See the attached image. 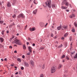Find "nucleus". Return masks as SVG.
Wrapping results in <instances>:
<instances>
[{
    "label": "nucleus",
    "mask_w": 77,
    "mask_h": 77,
    "mask_svg": "<svg viewBox=\"0 0 77 77\" xmlns=\"http://www.w3.org/2000/svg\"><path fill=\"white\" fill-rule=\"evenodd\" d=\"M47 24H48V23H47L46 24H45V27H46V26H47Z\"/></svg>",
    "instance_id": "6e6d98bb"
},
{
    "label": "nucleus",
    "mask_w": 77,
    "mask_h": 77,
    "mask_svg": "<svg viewBox=\"0 0 77 77\" xmlns=\"http://www.w3.org/2000/svg\"><path fill=\"white\" fill-rule=\"evenodd\" d=\"M56 71V67L53 66L51 68V73H54Z\"/></svg>",
    "instance_id": "20e7f679"
},
{
    "label": "nucleus",
    "mask_w": 77,
    "mask_h": 77,
    "mask_svg": "<svg viewBox=\"0 0 77 77\" xmlns=\"http://www.w3.org/2000/svg\"><path fill=\"white\" fill-rule=\"evenodd\" d=\"M51 37H53V33H51Z\"/></svg>",
    "instance_id": "f704fd0d"
},
{
    "label": "nucleus",
    "mask_w": 77,
    "mask_h": 77,
    "mask_svg": "<svg viewBox=\"0 0 77 77\" xmlns=\"http://www.w3.org/2000/svg\"><path fill=\"white\" fill-rule=\"evenodd\" d=\"M28 40H29V41H30V40H31V39H30V38L29 37L28 38Z\"/></svg>",
    "instance_id": "603ef678"
},
{
    "label": "nucleus",
    "mask_w": 77,
    "mask_h": 77,
    "mask_svg": "<svg viewBox=\"0 0 77 77\" xmlns=\"http://www.w3.org/2000/svg\"><path fill=\"white\" fill-rule=\"evenodd\" d=\"M33 3H34V4H35V5H37V4L36 3V1L35 0H34L33 1Z\"/></svg>",
    "instance_id": "473e14b6"
},
{
    "label": "nucleus",
    "mask_w": 77,
    "mask_h": 77,
    "mask_svg": "<svg viewBox=\"0 0 77 77\" xmlns=\"http://www.w3.org/2000/svg\"><path fill=\"white\" fill-rule=\"evenodd\" d=\"M12 25H11L9 26V27H12Z\"/></svg>",
    "instance_id": "052dcab7"
},
{
    "label": "nucleus",
    "mask_w": 77,
    "mask_h": 77,
    "mask_svg": "<svg viewBox=\"0 0 77 77\" xmlns=\"http://www.w3.org/2000/svg\"><path fill=\"white\" fill-rule=\"evenodd\" d=\"M32 45L33 46H35V44L33 43V44H32Z\"/></svg>",
    "instance_id": "0e129e2a"
},
{
    "label": "nucleus",
    "mask_w": 77,
    "mask_h": 77,
    "mask_svg": "<svg viewBox=\"0 0 77 77\" xmlns=\"http://www.w3.org/2000/svg\"><path fill=\"white\" fill-rule=\"evenodd\" d=\"M18 74V72H16L15 73V75H17V74Z\"/></svg>",
    "instance_id": "5fc2aeb1"
},
{
    "label": "nucleus",
    "mask_w": 77,
    "mask_h": 77,
    "mask_svg": "<svg viewBox=\"0 0 77 77\" xmlns=\"http://www.w3.org/2000/svg\"><path fill=\"white\" fill-rule=\"evenodd\" d=\"M30 63L31 64V65H32L33 66L34 65V62H33L32 61H30Z\"/></svg>",
    "instance_id": "6ab92c4d"
},
{
    "label": "nucleus",
    "mask_w": 77,
    "mask_h": 77,
    "mask_svg": "<svg viewBox=\"0 0 77 77\" xmlns=\"http://www.w3.org/2000/svg\"><path fill=\"white\" fill-rule=\"evenodd\" d=\"M26 44L27 45H29V42H27Z\"/></svg>",
    "instance_id": "e2e57ef3"
},
{
    "label": "nucleus",
    "mask_w": 77,
    "mask_h": 77,
    "mask_svg": "<svg viewBox=\"0 0 77 77\" xmlns=\"http://www.w3.org/2000/svg\"><path fill=\"white\" fill-rule=\"evenodd\" d=\"M72 31L73 32H75V29H73L72 30Z\"/></svg>",
    "instance_id": "4c0bfd02"
},
{
    "label": "nucleus",
    "mask_w": 77,
    "mask_h": 77,
    "mask_svg": "<svg viewBox=\"0 0 77 77\" xmlns=\"http://www.w3.org/2000/svg\"><path fill=\"white\" fill-rule=\"evenodd\" d=\"M64 4H65L66 6H69V3L67 1H64L62 2V6H63Z\"/></svg>",
    "instance_id": "7ed1b4c3"
},
{
    "label": "nucleus",
    "mask_w": 77,
    "mask_h": 77,
    "mask_svg": "<svg viewBox=\"0 0 77 77\" xmlns=\"http://www.w3.org/2000/svg\"><path fill=\"white\" fill-rule=\"evenodd\" d=\"M9 48H12V46H9Z\"/></svg>",
    "instance_id": "3c124183"
},
{
    "label": "nucleus",
    "mask_w": 77,
    "mask_h": 77,
    "mask_svg": "<svg viewBox=\"0 0 77 77\" xmlns=\"http://www.w3.org/2000/svg\"><path fill=\"white\" fill-rule=\"evenodd\" d=\"M44 49V47H41L40 48V50H43V49Z\"/></svg>",
    "instance_id": "c9c22d12"
},
{
    "label": "nucleus",
    "mask_w": 77,
    "mask_h": 77,
    "mask_svg": "<svg viewBox=\"0 0 77 77\" xmlns=\"http://www.w3.org/2000/svg\"><path fill=\"white\" fill-rule=\"evenodd\" d=\"M5 32V30H2V35H4V32Z\"/></svg>",
    "instance_id": "c756f323"
},
{
    "label": "nucleus",
    "mask_w": 77,
    "mask_h": 77,
    "mask_svg": "<svg viewBox=\"0 0 77 77\" xmlns=\"http://www.w3.org/2000/svg\"><path fill=\"white\" fill-rule=\"evenodd\" d=\"M68 33H66L64 34V36L65 38H66L68 36Z\"/></svg>",
    "instance_id": "b1692460"
},
{
    "label": "nucleus",
    "mask_w": 77,
    "mask_h": 77,
    "mask_svg": "<svg viewBox=\"0 0 77 77\" xmlns=\"http://www.w3.org/2000/svg\"><path fill=\"white\" fill-rule=\"evenodd\" d=\"M61 8H62V9H67V8H68V7H64L63 6H62L61 7Z\"/></svg>",
    "instance_id": "dca6fc26"
},
{
    "label": "nucleus",
    "mask_w": 77,
    "mask_h": 77,
    "mask_svg": "<svg viewBox=\"0 0 77 77\" xmlns=\"http://www.w3.org/2000/svg\"><path fill=\"white\" fill-rule=\"evenodd\" d=\"M62 27L64 29H68V26H67L64 25L62 26Z\"/></svg>",
    "instance_id": "f8f14e48"
},
{
    "label": "nucleus",
    "mask_w": 77,
    "mask_h": 77,
    "mask_svg": "<svg viewBox=\"0 0 77 77\" xmlns=\"http://www.w3.org/2000/svg\"><path fill=\"white\" fill-rule=\"evenodd\" d=\"M23 65L26 67H29V63L25 61L23 62Z\"/></svg>",
    "instance_id": "39448f33"
},
{
    "label": "nucleus",
    "mask_w": 77,
    "mask_h": 77,
    "mask_svg": "<svg viewBox=\"0 0 77 77\" xmlns=\"http://www.w3.org/2000/svg\"><path fill=\"white\" fill-rule=\"evenodd\" d=\"M66 12H68L69 11V10H66Z\"/></svg>",
    "instance_id": "49530a36"
},
{
    "label": "nucleus",
    "mask_w": 77,
    "mask_h": 77,
    "mask_svg": "<svg viewBox=\"0 0 77 77\" xmlns=\"http://www.w3.org/2000/svg\"><path fill=\"white\" fill-rule=\"evenodd\" d=\"M4 60L5 61H7V59L6 58H5L4 59Z\"/></svg>",
    "instance_id": "4d7b16f0"
},
{
    "label": "nucleus",
    "mask_w": 77,
    "mask_h": 77,
    "mask_svg": "<svg viewBox=\"0 0 77 77\" xmlns=\"http://www.w3.org/2000/svg\"><path fill=\"white\" fill-rule=\"evenodd\" d=\"M28 1H29V3H31L32 2V0H28Z\"/></svg>",
    "instance_id": "a18cd8bd"
},
{
    "label": "nucleus",
    "mask_w": 77,
    "mask_h": 77,
    "mask_svg": "<svg viewBox=\"0 0 77 77\" xmlns=\"http://www.w3.org/2000/svg\"><path fill=\"white\" fill-rule=\"evenodd\" d=\"M23 48L24 50H26V47L25 45H23Z\"/></svg>",
    "instance_id": "412c9836"
},
{
    "label": "nucleus",
    "mask_w": 77,
    "mask_h": 77,
    "mask_svg": "<svg viewBox=\"0 0 77 77\" xmlns=\"http://www.w3.org/2000/svg\"><path fill=\"white\" fill-rule=\"evenodd\" d=\"M74 17H75V15L74 14H72V15L70 16L69 17L70 18H73Z\"/></svg>",
    "instance_id": "9d476101"
},
{
    "label": "nucleus",
    "mask_w": 77,
    "mask_h": 77,
    "mask_svg": "<svg viewBox=\"0 0 77 77\" xmlns=\"http://www.w3.org/2000/svg\"><path fill=\"white\" fill-rule=\"evenodd\" d=\"M65 57V55H63L62 57H61V59H63L64 57Z\"/></svg>",
    "instance_id": "cd10ccee"
},
{
    "label": "nucleus",
    "mask_w": 77,
    "mask_h": 77,
    "mask_svg": "<svg viewBox=\"0 0 77 77\" xmlns=\"http://www.w3.org/2000/svg\"><path fill=\"white\" fill-rule=\"evenodd\" d=\"M58 48H61V47L60 46V45L58 47Z\"/></svg>",
    "instance_id": "864d4df0"
},
{
    "label": "nucleus",
    "mask_w": 77,
    "mask_h": 77,
    "mask_svg": "<svg viewBox=\"0 0 77 77\" xmlns=\"http://www.w3.org/2000/svg\"><path fill=\"white\" fill-rule=\"evenodd\" d=\"M22 57L23 59H24L25 58V56L24 55H23L22 56Z\"/></svg>",
    "instance_id": "79ce46f5"
},
{
    "label": "nucleus",
    "mask_w": 77,
    "mask_h": 77,
    "mask_svg": "<svg viewBox=\"0 0 77 77\" xmlns=\"http://www.w3.org/2000/svg\"><path fill=\"white\" fill-rule=\"evenodd\" d=\"M44 23H40V26L41 27H43V26H44Z\"/></svg>",
    "instance_id": "4468645a"
},
{
    "label": "nucleus",
    "mask_w": 77,
    "mask_h": 77,
    "mask_svg": "<svg viewBox=\"0 0 77 77\" xmlns=\"http://www.w3.org/2000/svg\"><path fill=\"white\" fill-rule=\"evenodd\" d=\"M75 53V51H74V52H71V54H74V53Z\"/></svg>",
    "instance_id": "8fccbe9b"
},
{
    "label": "nucleus",
    "mask_w": 77,
    "mask_h": 77,
    "mask_svg": "<svg viewBox=\"0 0 77 77\" xmlns=\"http://www.w3.org/2000/svg\"><path fill=\"white\" fill-rule=\"evenodd\" d=\"M9 33V31H7V33Z\"/></svg>",
    "instance_id": "69168bd1"
},
{
    "label": "nucleus",
    "mask_w": 77,
    "mask_h": 77,
    "mask_svg": "<svg viewBox=\"0 0 77 77\" xmlns=\"http://www.w3.org/2000/svg\"><path fill=\"white\" fill-rule=\"evenodd\" d=\"M14 53H17V51H14Z\"/></svg>",
    "instance_id": "338daca9"
},
{
    "label": "nucleus",
    "mask_w": 77,
    "mask_h": 77,
    "mask_svg": "<svg viewBox=\"0 0 77 77\" xmlns=\"http://www.w3.org/2000/svg\"><path fill=\"white\" fill-rule=\"evenodd\" d=\"M7 6L8 7H11V4L10 3V2H8V3H7Z\"/></svg>",
    "instance_id": "ddd939ff"
},
{
    "label": "nucleus",
    "mask_w": 77,
    "mask_h": 77,
    "mask_svg": "<svg viewBox=\"0 0 77 77\" xmlns=\"http://www.w3.org/2000/svg\"><path fill=\"white\" fill-rule=\"evenodd\" d=\"M17 59V61H18V62H21V59L19 58H18Z\"/></svg>",
    "instance_id": "a211bd4d"
},
{
    "label": "nucleus",
    "mask_w": 77,
    "mask_h": 77,
    "mask_svg": "<svg viewBox=\"0 0 77 77\" xmlns=\"http://www.w3.org/2000/svg\"><path fill=\"white\" fill-rule=\"evenodd\" d=\"M21 69H22V70H23V69H24V67H22L21 68Z\"/></svg>",
    "instance_id": "c03bdc74"
},
{
    "label": "nucleus",
    "mask_w": 77,
    "mask_h": 77,
    "mask_svg": "<svg viewBox=\"0 0 77 77\" xmlns=\"http://www.w3.org/2000/svg\"><path fill=\"white\" fill-rule=\"evenodd\" d=\"M2 2H1L0 3V5L1 6H2Z\"/></svg>",
    "instance_id": "680f3d73"
},
{
    "label": "nucleus",
    "mask_w": 77,
    "mask_h": 77,
    "mask_svg": "<svg viewBox=\"0 0 77 77\" xmlns=\"http://www.w3.org/2000/svg\"><path fill=\"white\" fill-rule=\"evenodd\" d=\"M74 58H77V53L76 54L75 56L74 57Z\"/></svg>",
    "instance_id": "e433bc0d"
},
{
    "label": "nucleus",
    "mask_w": 77,
    "mask_h": 77,
    "mask_svg": "<svg viewBox=\"0 0 77 77\" xmlns=\"http://www.w3.org/2000/svg\"><path fill=\"white\" fill-rule=\"evenodd\" d=\"M19 74L20 75L21 74V71H19Z\"/></svg>",
    "instance_id": "a19ab883"
},
{
    "label": "nucleus",
    "mask_w": 77,
    "mask_h": 77,
    "mask_svg": "<svg viewBox=\"0 0 77 77\" xmlns=\"http://www.w3.org/2000/svg\"><path fill=\"white\" fill-rule=\"evenodd\" d=\"M16 15L15 14H14L12 16V17L13 18H16Z\"/></svg>",
    "instance_id": "bb28decb"
},
{
    "label": "nucleus",
    "mask_w": 77,
    "mask_h": 77,
    "mask_svg": "<svg viewBox=\"0 0 77 77\" xmlns=\"http://www.w3.org/2000/svg\"><path fill=\"white\" fill-rule=\"evenodd\" d=\"M46 6L48 7V8H51V0H47L45 2Z\"/></svg>",
    "instance_id": "f257e3e1"
},
{
    "label": "nucleus",
    "mask_w": 77,
    "mask_h": 77,
    "mask_svg": "<svg viewBox=\"0 0 77 77\" xmlns=\"http://www.w3.org/2000/svg\"><path fill=\"white\" fill-rule=\"evenodd\" d=\"M13 3H12V5L13 6H14L15 5V1H16V0H13Z\"/></svg>",
    "instance_id": "393cba45"
},
{
    "label": "nucleus",
    "mask_w": 77,
    "mask_h": 77,
    "mask_svg": "<svg viewBox=\"0 0 77 77\" xmlns=\"http://www.w3.org/2000/svg\"><path fill=\"white\" fill-rule=\"evenodd\" d=\"M4 41V39L2 37H0V42H3Z\"/></svg>",
    "instance_id": "0eeeda50"
},
{
    "label": "nucleus",
    "mask_w": 77,
    "mask_h": 77,
    "mask_svg": "<svg viewBox=\"0 0 77 77\" xmlns=\"http://www.w3.org/2000/svg\"><path fill=\"white\" fill-rule=\"evenodd\" d=\"M66 58L67 59V60H69V57H68V56H66Z\"/></svg>",
    "instance_id": "72a5a7b5"
},
{
    "label": "nucleus",
    "mask_w": 77,
    "mask_h": 77,
    "mask_svg": "<svg viewBox=\"0 0 77 77\" xmlns=\"http://www.w3.org/2000/svg\"><path fill=\"white\" fill-rule=\"evenodd\" d=\"M60 47H62V46H63V45H62V44L61 45H60Z\"/></svg>",
    "instance_id": "bf43d9fd"
},
{
    "label": "nucleus",
    "mask_w": 77,
    "mask_h": 77,
    "mask_svg": "<svg viewBox=\"0 0 77 77\" xmlns=\"http://www.w3.org/2000/svg\"><path fill=\"white\" fill-rule=\"evenodd\" d=\"M3 21L0 20V24H3Z\"/></svg>",
    "instance_id": "2f4dec72"
},
{
    "label": "nucleus",
    "mask_w": 77,
    "mask_h": 77,
    "mask_svg": "<svg viewBox=\"0 0 77 77\" xmlns=\"http://www.w3.org/2000/svg\"><path fill=\"white\" fill-rule=\"evenodd\" d=\"M69 6L70 7V8H71V5L70 4H69Z\"/></svg>",
    "instance_id": "13d9d810"
},
{
    "label": "nucleus",
    "mask_w": 77,
    "mask_h": 77,
    "mask_svg": "<svg viewBox=\"0 0 77 77\" xmlns=\"http://www.w3.org/2000/svg\"><path fill=\"white\" fill-rule=\"evenodd\" d=\"M65 39V37H63L61 38V39L63 40V39Z\"/></svg>",
    "instance_id": "09e8293b"
},
{
    "label": "nucleus",
    "mask_w": 77,
    "mask_h": 77,
    "mask_svg": "<svg viewBox=\"0 0 77 77\" xmlns=\"http://www.w3.org/2000/svg\"><path fill=\"white\" fill-rule=\"evenodd\" d=\"M35 30V28L32 27V28H30L29 29V30L30 31H34Z\"/></svg>",
    "instance_id": "1a4fd4ad"
},
{
    "label": "nucleus",
    "mask_w": 77,
    "mask_h": 77,
    "mask_svg": "<svg viewBox=\"0 0 77 77\" xmlns=\"http://www.w3.org/2000/svg\"><path fill=\"white\" fill-rule=\"evenodd\" d=\"M62 28V26L60 25V26H58L57 27V29H58V30H59L60 29Z\"/></svg>",
    "instance_id": "f3484780"
},
{
    "label": "nucleus",
    "mask_w": 77,
    "mask_h": 77,
    "mask_svg": "<svg viewBox=\"0 0 77 77\" xmlns=\"http://www.w3.org/2000/svg\"><path fill=\"white\" fill-rule=\"evenodd\" d=\"M40 77H44V75L43 74H41L40 75Z\"/></svg>",
    "instance_id": "7c9ffc66"
},
{
    "label": "nucleus",
    "mask_w": 77,
    "mask_h": 77,
    "mask_svg": "<svg viewBox=\"0 0 77 77\" xmlns=\"http://www.w3.org/2000/svg\"><path fill=\"white\" fill-rule=\"evenodd\" d=\"M14 42L15 44H16L20 45L22 44V43L20 42V40L17 39L15 40L14 41Z\"/></svg>",
    "instance_id": "f03ea898"
},
{
    "label": "nucleus",
    "mask_w": 77,
    "mask_h": 77,
    "mask_svg": "<svg viewBox=\"0 0 77 77\" xmlns=\"http://www.w3.org/2000/svg\"><path fill=\"white\" fill-rule=\"evenodd\" d=\"M26 60H30V56H28L26 58Z\"/></svg>",
    "instance_id": "4be33fe9"
},
{
    "label": "nucleus",
    "mask_w": 77,
    "mask_h": 77,
    "mask_svg": "<svg viewBox=\"0 0 77 77\" xmlns=\"http://www.w3.org/2000/svg\"><path fill=\"white\" fill-rule=\"evenodd\" d=\"M30 52H29L27 54V55H30Z\"/></svg>",
    "instance_id": "ea45409f"
},
{
    "label": "nucleus",
    "mask_w": 77,
    "mask_h": 77,
    "mask_svg": "<svg viewBox=\"0 0 77 77\" xmlns=\"http://www.w3.org/2000/svg\"><path fill=\"white\" fill-rule=\"evenodd\" d=\"M27 26L26 25L25 27V30H26V28H27Z\"/></svg>",
    "instance_id": "de8ad7c7"
},
{
    "label": "nucleus",
    "mask_w": 77,
    "mask_h": 77,
    "mask_svg": "<svg viewBox=\"0 0 77 77\" xmlns=\"http://www.w3.org/2000/svg\"><path fill=\"white\" fill-rule=\"evenodd\" d=\"M28 50L30 53H32V47L29 46L28 48Z\"/></svg>",
    "instance_id": "9b49d317"
},
{
    "label": "nucleus",
    "mask_w": 77,
    "mask_h": 77,
    "mask_svg": "<svg viewBox=\"0 0 77 77\" xmlns=\"http://www.w3.org/2000/svg\"><path fill=\"white\" fill-rule=\"evenodd\" d=\"M2 37H3V38H5V35H3V36H2Z\"/></svg>",
    "instance_id": "774afa93"
},
{
    "label": "nucleus",
    "mask_w": 77,
    "mask_h": 77,
    "mask_svg": "<svg viewBox=\"0 0 77 77\" xmlns=\"http://www.w3.org/2000/svg\"><path fill=\"white\" fill-rule=\"evenodd\" d=\"M56 7V5L54 4H52L51 5V7L52 8H55Z\"/></svg>",
    "instance_id": "5701e85b"
},
{
    "label": "nucleus",
    "mask_w": 77,
    "mask_h": 77,
    "mask_svg": "<svg viewBox=\"0 0 77 77\" xmlns=\"http://www.w3.org/2000/svg\"><path fill=\"white\" fill-rule=\"evenodd\" d=\"M15 12H14L15 14H17V10H15Z\"/></svg>",
    "instance_id": "37998d69"
},
{
    "label": "nucleus",
    "mask_w": 77,
    "mask_h": 77,
    "mask_svg": "<svg viewBox=\"0 0 77 77\" xmlns=\"http://www.w3.org/2000/svg\"><path fill=\"white\" fill-rule=\"evenodd\" d=\"M39 66L40 67V68H41L42 67V69H44L45 68V64H43L42 65H40Z\"/></svg>",
    "instance_id": "6e6552de"
},
{
    "label": "nucleus",
    "mask_w": 77,
    "mask_h": 77,
    "mask_svg": "<svg viewBox=\"0 0 77 77\" xmlns=\"http://www.w3.org/2000/svg\"><path fill=\"white\" fill-rule=\"evenodd\" d=\"M69 40L70 41H72V36H70L69 38Z\"/></svg>",
    "instance_id": "c85d7f7f"
},
{
    "label": "nucleus",
    "mask_w": 77,
    "mask_h": 77,
    "mask_svg": "<svg viewBox=\"0 0 77 77\" xmlns=\"http://www.w3.org/2000/svg\"><path fill=\"white\" fill-rule=\"evenodd\" d=\"M62 64H59L58 67V69L61 68H62Z\"/></svg>",
    "instance_id": "aec40b11"
},
{
    "label": "nucleus",
    "mask_w": 77,
    "mask_h": 77,
    "mask_svg": "<svg viewBox=\"0 0 77 77\" xmlns=\"http://www.w3.org/2000/svg\"><path fill=\"white\" fill-rule=\"evenodd\" d=\"M74 25L76 27H77V23L76 22H75L74 23Z\"/></svg>",
    "instance_id": "a878e982"
},
{
    "label": "nucleus",
    "mask_w": 77,
    "mask_h": 77,
    "mask_svg": "<svg viewBox=\"0 0 77 77\" xmlns=\"http://www.w3.org/2000/svg\"><path fill=\"white\" fill-rule=\"evenodd\" d=\"M33 13L34 15H36V13H37V10H35L34 11H33Z\"/></svg>",
    "instance_id": "2eb2a0df"
},
{
    "label": "nucleus",
    "mask_w": 77,
    "mask_h": 77,
    "mask_svg": "<svg viewBox=\"0 0 77 77\" xmlns=\"http://www.w3.org/2000/svg\"><path fill=\"white\" fill-rule=\"evenodd\" d=\"M19 17H21V18H24V15L23 14H19Z\"/></svg>",
    "instance_id": "423d86ee"
},
{
    "label": "nucleus",
    "mask_w": 77,
    "mask_h": 77,
    "mask_svg": "<svg viewBox=\"0 0 77 77\" xmlns=\"http://www.w3.org/2000/svg\"><path fill=\"white\" fill-rule=\"evenodd\" d=\"M15 38V37L14 36H13L10 39V40H12V39H13V38Z\"/></svg>",
    "instance_id": "58836bf2"
}]
</instances>
